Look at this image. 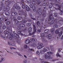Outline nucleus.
Returning <instances> with one entry per match:
<instances>
[{
	"instance_id": "f257e3e1",
	"label": "nucleus",
	"mask_w": 63,
	"mask_h": 63,
	"mask_svg": "<svg viewBox=\"0 0 63 63\" xmlns=\"http://www.w3.org/2000/svg\"><path fill=\"white\" fill-rule=\"evenodd\" d=\"M14 34L15 36L14 35L11 34L12 37L14 38L15 39H16V38H17L16 39V42L18 44H19V43H20V40L19 39V38H19V35L15 33H14Z\"/></svg>"
},
{
	"instance_id": "f03ea898",
	"label": "nucleus",
	"mask_w": 63,
	"mask_h": 63,
	"mask_svg": "<svg viewBox=\"0 0 63 63\" xmlns=\"http://www.w3.org/2000/svg\"><path fill=\"white\" fill-rule=\"evenodd\" d=\"M10 10V8L9 6L8 7H5L4 6L3 8V10L4 12H6L5 14L7 16H9V13L8 12H7V11H9Z\"/></svg>"
},
{
	"instance_id": "7ed1b4c3",
	"label": "nucleus",
	"mask_w": 63,
	"mask_h": 63,
	"mask_svg": "<svg viewBox=\"0 0 63 63\" xmlns=\"http://www.w3.org/2000/svg\"><path fill=\"white\" fill-rule=\"evenodd\" d=\"M45 22L46 23L47 22H48V25H52V24H56L54 22V21H52L51 22H50V21L47 18L45 20Z\"/></svg>"
},
{
	"instance_id": "20e7f679",
	"label": "nucleus",
	"mask_w": 63,
	"mask_h": 63,
	"mask_svg": "<svg viewBox=\"0 0 63 63\" xmlns=\"http://www.w3.org/2000/svg\"><path fill=\"white\" fill-rule=\"evenodd\" d=\"M33 29L34 32L32 34L31 33H30V35H33L34 34H35V32H36L37 29H36V26L34 25H33Z\"/></svg>"
},
{
	"instance_id": "39448f33",
	"label": "nucleus",
	"mask_w": 63,
	"mask_h": 63,
	"mask_svg": "<svg viewBox=\"0 0 63 63\" xmlns=\"http://www.w3.org/2000/svg\"><path fill=\"white\" fill-rule=\"evenodd\" d=\"M4 33L5 34V37H5V39H6V38H8V36H9V33H8V31H5L4 32Z\"/></svg>"
},
{
	"instance_id": "423d86ee",
	"label": "nucleus",
	"mask_w": 63,
	"mask_h": 63,
	"mask_svg": "<svg viewBox=\"0 0 63 63\" xmlns=\"http://www.w3.org/2000/svg\"><path fill=\"white\" fill-rule=\"evenodd\" d=\"M29 6L31 8H32L33 12H35L36 11V7L35 6H32V5L31 4L29 5Z\"/></svg>"
},
{
	"instance_id": "0eeeda50",
	"label": "nucleus",
	"mask_w": 63,
	"mask_h": 63,
	"mask_svg": "<svg viewBox=\"0 0 63 63\" xmlns=\"http://www.w3.org/2000/svg\"><path fill=\"white\" fill-rule=\"evenodd\" d=\"M49 19L50 20H52L54 19V18L53 17V16L52 14L49 15Z\"/></svg>"
},
{
	"instance_id": "6e6552de",
	"label": "nucleus",
	"mask_w": 63,
	"mask_h": 63,
	"mask_svg": "<svg viewBox=\"0 0 63 63\" xmlns=\"http://www.w3.org/2000/svg\"><path fill=\"white\" fill-rule=\"evenodd\" d=\"M63 8V3H62L61 4V7H59V8H55V9H56V10H60V9H61V8Z\"/></svg>"
},
{
	"instance_id": "1a4fd4ad",
	"label": "nucleus",
	"mask_w": 63,
	"mask_h": 63,
	"mask_svg": "<svg viewBox=\"0 0 63 63\" xmlns=\"http://www.w3.org/2000/svg\"><path fill=\"white\" fill-rule=\"evenodd\" d=\"M25 42L26 44H28L30 43V41L29 39H27L25 41Z\"/></svg>"
},
{
	"instance_id": "9d476101",
	"label": "nucleus",
	"mask_w": 63,
	"mask_h": 63,
	"mask_svg": "<svg viewBox=\"0 0 63 63\" xmlns=\"http://www.w3.org/2000/svg\"><path fill=\"white\" fill-rule=\"evenodd\" d=\"M47 51V49L46 48H44L43 49V50L42 51H40V53H42V52L43 51V52H46V51Z\"/></svg>"
},
{
	"instance_id": "9b49d317",
	"label": "nucleus",
	"mask_w": 63,
	"mask_h": 63,
	"mask_svg": "<svg viewBox=\"0 0 63 63\" xmlns=\"http://www.w3.org/2000/svg\"><path fill=\"white\" fill-rule=\"evenodd\" d=\"M62 33H63V32L62 31H61L59 33V37H61L62 35Z\"/></svg>"
},
{
	"instance_id": "f8f14e48",
	"label": "nucleus",
	"mask_w": 63,
	"mask_h": 63,
	"mask_svg": "<svg viewBox=\"0 0 63 63\" xmlns=\"http://www.w3.org/2000/svg\"><path fill=\"white\" fill-rule=\"evenodd\" d=\"M32 3L33 5H36V2L35 1H32Z\"/></svg>"
},
{
	"instance_id": "ddd939ff",
	"label": "nucleus",
	"mask_w": 63,
	"mask_h": 63,
	"mask_svg": "<svg viewBox=\"0 0 63 63\" xmlns=\"http://www.w3.org/2000/svg\"><path fill=\"white\" fill-rule=\"evenodd\" d=\"M17 14V13L16 12H14L12 13L11 15H12V16H16V14Z\"/></svg>"
},
{
	"instance_id": "4468645a",
	"label": "nucleus",
	"mask_w": 63,
	"mask_h": 63,
	"mask_svg": "<svg viewBox=\"0 0 63 63\" xmlns=\"http://www.w3.org/2000/svg\"><path fill=\"white\" fill-rule=\"evenodd\" d=\"M22 17L20 16H19L17 17V19L19 20H20L22 19Z\"/></svg>"
},
{
	"instance_id": "2eb2a0df",
	"label": "nucleus",
	"mask_w": 63,
	"mask_h": 63,
	"mask_svg": "<svg viewBox=\"0 0 63 63\" xmlns=\"http://www.w3.org/2000/svg\"><path fill=\"white\" fill-rule=\"evenodd\" d=\"M19 25L21 27H24L25 26V25L23 24H20Z\"/></svg>"
},
{
	"instance_id": "dca6fc26",
	"label": "nucleus",
	"mask_w": 63,
	"mask_h": 63,
	"mask_svg": "<svg viewBox=\"0 0 63 63\" xmlns=\"http://www.w3.org/2000/svg\"><path fill=\"white\" fill-rule=\"evenodd\" d=\"M18 34H20V35H21V36H23V34L21 32V31H18Z\"/></svg>"
},
{
	"instance_id": "f3484780",
	"label": "nucleus",
	"mask_w": 63,
	"mask_h": 63,
	"mask_svg": "<svg viewBox=\"0 0 63 63\" xmlns=\"http://www.w3.org/2000/svg\"><path fill=\"white\" fill-rule=\"evenodd\" d=\"M26 9L27 11H29V7L28 6H26Z\"/></svg>"
},
{
	"instance_id": "a211bd4d",
	"label": "nucleus",
	"mask_w": 63,
	"mask_h": 63,
	"mask_svg": "<svg viewBox=\"0 0 63 63\" xmlns=\"http://www.w3.org/2000/svg\"><path fill=\"white\" fill-rule=\"evenodd\" d=\"M21 23H23V24H24L26 22V20H23L22 21H20Z\"/></svg>"
},
{
	"instance_id": "6ab92c4d",
	"label": "nucleus",
	"mask_w": 63,
	"mask_h": 63,
	"mask_svg": "<svg viewBox=\"0 0 63 63\" xmlns=\"http://www.w3.org/2000/svg\"><path fill=\"white\" fill-rule=\"evenodd\" d=\"M48 56V55H47V54H45L44 55V57L46 59H47V56Z\"/></svg>"
},
{
	"instance_id": "aec40b11",
	"label": "nucleus",
	"mask_w": 63,
	"mask_h": 63,
	"mask_svg": "<svg viewBox=\"0 0 63 63\" xmlns=\"http://www.w3.org/2000/svg\"><path fill=\"white\" fill-rule=\"evenodd\" d=\"M32 28L30 27V28L28 29L29 32H31V31H32Z\"/></svg>"
},
{
	"instance_id": "412c9836",
	"label": "nucleus",
	"mask_w": 63,
	"mask_h": 63,
	"mask_svg": "<svg viewBox=\"0 0 63 63\" xmlns=\"http://www.w3.org/2000/svg\"><path fill=\"white\" fill-rule=\"evenodd\" d=\"M50 47L52 51H53V50H54V48H53V47H52V46H50Z\"/></svg>"
},
{
	"instance_id": "4be33fe9",
	"label": "nucleus",
	"mask_w": 63,
	"mask_h": 63,
	"mask_svg": "<svg viewBox=\"0 0 63 63\" xmlns=\"http://www.w3.org/2000/svg\"><path fill=\"white\" fill-rule=\"evenodd\" d=\"M54 16L56 17H58V15L56 13H55L54 14Z\"/></svg>"
},
{
	"instance_id": "5701e85b",
	"label": "nucleus",
	"mask_w": 63,
	"mask_h": 63,
	"mask_svg": "<svg viewBox=\"0 0 63 63\" xmlns=\"http://www.w3.org/2000/svg\"><path fill=\"white\" fill-rule=\"evenodd\" d=\"M58 27V25H55L53 26L54 28H57Z\"/></svg>"
},
{
	"instance_id": "b1692460",
	"label": "nucleus",
	"mask_w": 63,
	"mask_h": 63,
	"mask_svg": "<svg viewBox=\"0 0 63 63\" xmlns=\"http://www.w3.org/2000/svg\"><path fill=\"white\" fill-rule=\"evenodd\" d=\"M59 31V30H57L56 31H55V33L56 34H58Z\"/></svg>"
},
{
	"instance_id": "393cba45",
	"label": "nucleus",
	"mask_w": 63,
	"mask_h": 63,
	"mask_svg": "<svg viewBox=\"0 0 63 63\" xmlns=\"http://www.w3.org/2000/svg\"><path fill=\"white\" fill-rule=\"evenodd\" d=\"M21 6H22V8L23 9H25V6H24V5L23 4H21Z\"/></svg>"
},
{
	"instance_id": "a878e982",
	"label": "nucleus",
	"mask_w": 63,
	"mask_h": 63,
	"mask_svg": "<svg viewBox=\"0 0 63 63\" xmlns=\"http://www.w3.org/2000/svg\"><path fill=\"white\" fill-rule=\"evenodd\" d=\"M48 32V29H46L44 31V32H45V33H47V34H48V33H47Z\"/></svg>"
},
{
	"instance_id": "bb28decb",
	"label": "nucleus",
	"mask_w": 63,
	"mask_h": 63,
	"mask_svg": "<svg viewBox=\"0 0 63 63\" xmlns=\"http://www.w3.org/2000/svg\"><path fill=\"white\" fill-rule=\"evenodd\" d=\"M15 8L17 10H19L20 9V7L19 6H16L15 7Z\"/></svg>"
},
{
	"instance_id": "cd10ccee",
	"label": "nucleus",
	"mask_w": 63,
	"mask_h": 63,
	"mask_svg": "<svg viewBox=\"0 0 63 63\" xmlns=\"http://www.w3.org/2000/svg\"><path fill=\"white\" fill-rule=\"evenodd\" d=\"M8 31H7L8 32V33H9V34H10L12 32V30H9Z\"/></svg>"
},
{
	"instance_id": "c85d7f7f",
	"label": "nucleus",
	"mask_w": 63,
	"mask_h": 63,
	"mask_svg": "<svg viewBox=\"0 0 63 63\" xmlns=\"http://www.w3.org/2000/svg\"><path fill=\"white\" fill-rule=\"evenodd\" d=\"M47 53L49 55H49H50V54H53V53L51 52H47Z\"/></svg>"
},
{
	"instance_id": "c756f323",
	"label": "nucleus",
	"mask_w": 63,
	"mask_h": 63,
	"mask_svg": "<svg viewBox=\"0 0 63 63\" xmlns=\"http://www.w3.org/2000/svg\"><path fill=\"white\" fill-rule=\"evenodd\" d=\"M48 40H49V39H51L52 38V36H48Z\"/></svg>"
},
{
	"instance_id": "7c9ffc66",
	"label": "nucleus",
	"mask_w": 63,
	"mask_h": 63,
	"mask_svg": "<svg viewBox=\"0 0 63 63\" xmlns=\"http://www.w3.org/2000/svg\"><path fill=\"white\" fill-rule=\"evenodd\" d=\"M30 40H31L32 41V42H34V41H35V39L34 38H31L30 39Z\"/></svg>"
},
{
	"instance_id": "2f4dec72",
	"label": "nucleus",
	"mask_w": 63,
	"mask_h": 63,
	"mask_svg": "<svg viewBox=\"0 0 63 63\" xmlns=\"http://www.w3.org/2000/svg\"><path fill=\"white\" fill-rule=\"evenodd\" d=\"M41 36L42 37H45V34L43 33H42L41 34Z\"/></svg>"
},
{
	"instance_id": "473e14b6",
	"label": "nucleus",
	"mask_w": 63,
	"mask_h": 63,
	"mask_svg": "<svg viewBox=\"0 0 63 63\" xmlns=\"http://www.w3.org/2000/svg\"><path fill=\"white\" fill-rule=\"evenodd\" d=\"M57 19H55L54 20V23H55L56 24L57 23Z\"/></svg>"
},
{
	"instance_id": "72a5a7b5",
	"label": "nucleus",
	"mask_w": 63,
	"mask_h": 63,
	"mask_svg": "<svg viewBox=\"0 0 63 63\" xmlns=\"http://www.w3.org/2000/svg\"><path fill=\"white\" fill-rule=\"evenodd\" d=\"M42 47H43L42 46H39L37 47V48L38 49H40V48H41Z\"/></svg>"
},
{
	"instance_id": "f704fd0d",
	"label": "nucleus",
	"mask_w": 63,
	"mask_h": 63,
	"mask_svg": "<svg viewBox=\"0 0 63 63\" xmlns=\"http://www.w3.org/2000/svg\"><path fill=\"white\" fill-rule=\"evenodd\" d=\"M27 26L28 27H29V26H30V25H31V24L29 23H27Z\"/></svg>"
},
{
	"instance_id": "c9c22d12",
	"label": "nucleus",
	"mask_w": 63,
	"mask_h": 63,
	"mask_svg": "<svg viewBox=\"0 0 63 63\" xmlns=\"http://www.w3.org/2000/svg\"><path fill=\"white\" fill-rule=\"evenodd\" d=\"M41 2V1L39 0L37 1V4H38V5H39L40 4Z\"/></svg>"
},
{
	"instance_id": "e433bc0d",
	"label": "nucleus",
	"mask_w": 63,
	"mask_h": 63,
	"mask_svg": "<svg viewBox=\"0 0 63 63\" xmlns=\"http://www.w3.org/2000/svg\"><path fill=\"white\" fill-rule=\"evenodd\" d=\"M28 3H29V4H31V2L30 0H27Z\"/></svg>"
},
{
	"instance_id": "4c0bfd02",
	"label": "nucleus",
	"mask_w": 63,
	"mask_h": 63,
	"mask_svg": "<svg viewBox=\"0 0 63 63\" xmlns=\"http://www.w3.org/2000/svg\"><path fill=\"white\" fill-rule=\"evenodd\" d=\"M51 58V57H50V55H48V56L47 57V58L48 59H50Z\"/></svg>"
},
{
	"instance_id": "58836bf2",
	"label": "nucleus",
	"mask_w": 63,
	"mask_h": 63,
	"mask_svg": "<svg viewBox=\"0 0 63 63\" xmlns=\"http://www.w3.org/2000/svg\"><path fill=\"white\" fill-rule=\"evenodd\" d=\"M38 45L39 46H42L43 44L41 43H38Z\"/></svg>"
},
{
	"instance_id": "ea45409f",
	"label": "nucleus",
	"mask_w": 63,
	"mask_h": 63,
	"mask_svg": "<svg viewBox=\"0 0 63 63\" xmlns=\"http://www.w3.org/2000/svg\"><path fill=\"white\" fill-rule=\"evenodd\" d=\"M10 23H11V22L10 21H7L6 22V24L7 25H9V24H10Z\"/></svg>"
},
{
	"instance_id": "a19ab883",
	"label": "nucleus",
	"mask_w": 63,
	"mask_h": 63,
	"mask_svg": "<svg viewBox=\"0 0 63 63\" xmlns=\"http://www.w3.org/2000/svg\"><path fill=\"white\" fill-rule=\"evenodd\" d=\"M6 27V25H4L2 27L3 29H5Z\"/></svg>"
},
{
	"instance_id": "79ce46f5",
	"label": "nucleus",
	"mask_w": 63,
	"mask_h": 63,
	"mask_svg": "<svg viewBox=\"0 0 63 63\" xmlns=\"http://www.w3.org/2000/svg\"><path fill=\"white\" fill-rule=\"evenodd\" d=\"M37 24L39 26L40 25V22H39V21H37Z\"/></svg>"
},
{
	"instance_id": "37998d69",
	"label": "nucleus",
	"mask_w": 63,
	"mask_h": 63,
	"mask_svg": "<svg viewBox=\"0 0 63 63\" xmlns=\"http://www.w3.org/2000/svg\"><path fill=\"white\" fill-rule=\"evenodd\" d=\"M55 29L54 28H52L51 29V32H53L54 31Z\"/></svg>"
},
{
	"instance_id": "c03bdc74",
	"label": "nucleus",
	"mask_w": 63,
	"mask_h": 63,
	"mask_svg": "<svg viewBox=\"0 0 63 63\" xmlns=\"http://www.w3.org/2000/svg\"><path fill=\"white\" fill-rule=\"evenodd\" d=\"M16 53L19 56H22V55L21 54H20L18 52H16Z\"/></svg>"
},
{
	"instance_id": "a18cd8bd",
	"label": "nucleus",
	"mask_w": 63,
	"mask_h": 63,
	"mask_svg": "<svg viewBox=\"0 0 63 63\" xmlns=\"http://www.w3.org/2000/svg\"><path fill=\"white\" fill-rule=\"evenodd\" d=\"M37 13L39 15H40V16L41 15H42V12H37Z\"/></svg>"
},
{
	"instance_id": "49530a36",
	"label": "nucleus",
	"mask_w": 63,
	"mask_h": 63,
	"mask_svg": "<svg viewBox=\"0 0 63 63\" xmlns=\"http://www.w3.org/2000/svg\"><path fill=\"white\" fill-rule=\"evenodd\" d=\"M15 21L16 23H17L18 22V21L17 20H15Z\"/></svg>"
},
{
	"instance_id": "de8ad7c7",
	"label": "nucleus",
	"mask_w": 63,
	"mask_h": 63,
	"mask_svg": "<svg viewBox=\"0 0 63 63\" xmlns=\"http://www.w3.org/2000/svg\"><path fill=\"white\" fill-rule=\"evenodd\" d=\"M21 4H23V3H24V1L23 0H21Z\"/></svg>"
},
{
	"instance_id": "09e8293b",
	"label": "nucleus",
	"mask_w": 63,
	"mask_h": 63,
	"mask_svg": "<svg viewBox=\"0 0 63 63\" xmlns=\"http://www.w3.org/2000/svg\"><path fill=\"white\" fill-rule=\"evenodd\" d=\"M0 36L1 37V38H4L5 39V37L4 36H3L2 34H0Z\"/></svg>"
},
{
	"instance_id": "8fccbe9b",
	"label": "nucleus",
	"mask_w": 63,
	"mask_h": 63,
	"mask_svg": "<svg viewBox=\"0 0 63 63\" xmlns=\"http://www.w3.org/2000/svg\"><path fill=\"white\" fill-rule=\"evenodd\" d=\"M8 44L9 45H10V46H11L12 44H11V42H9L8 43Z\"/></svg>"
},
{
	"instance_id": "3c124183",
	"label": "nucleus",
	"mask_w": 63,
	"mask_h": 63,
	"mask_svg": "<svg viewBox=\"0 0 63 63\" xmlns=\"http://www.w3.org/2000/svg\"><path fill=\"white\" fill-rule=\"evenodd\" d=\"M54 5L56 6H59V5H58V4H57L56 3H54Z\"/></svg>"
},
{
	"instance_id": "603ef678",
	"label": "nucleus",
	"mask_w": 63,
	"mask_h": 63,
	"mask_svg": "<svg viewBox=\"0 0 63 63\" xmlns=\"http://www.w3.org/2000/svg\"><path fill=\"white\" fill-rule=\"evenodd\" d=\"M57 56L60 57V55H59V54L58 53H57L56 55Z\"/></svg>"
},
{
	"instance_id": "864d4df0",
	"label": "nucleus",
	"mask_w": 63,
	"mask_h": 63,
	"mask_svg": "<svg viewBox=\"0 0 63 63\" xmlns=\"http://www.w3.org/2000/svg\"><path fill=\"white\" fill-rule=\"evenodd\" d=\"M46 16V14H43L42 15V16L43 17H45Z\"/></svg>"
},
{
	"instance_id": "5fc2aeb1",
	"label": "nucleus",
	"mask_w": 63,
	"mask_h": 63,
	"mask_svg": "<svg viewBox=\"0 0 63 63\" xmlns=\"http://www.w3.org/2000/svg\"><path fill=\"white\" fill-rule=\"evenodd\" d=\"M55 2H57V3H59L60 2V0H55Z\"/></svg>"
},
{
	"instance_id": "6e6d98bb",
	"label": "nucleus",
	"mask_w": 63,
	"mask_h": 63,
	"mask_svg": "<svg viewBox=\"0 0 63 63\" xmlns=\"http://www.w3.org/2000/svg\"><path fill=\"white\" fill-rule=\"evenodd\" d=\"M23 63H27V60H25L24 61Z\"/></svg>"
},
{
	"instance_id": "4d7b16f0",
	"label": "nucleus",
	"mask_w": 63,
	"mask_h": 63,
	"mask_svg": "<svg viewBox=\"0 0 63 63\" xmlns=\"http://www.w3.org/2000/svg\"><path fill=\"white\" fill-rule=\"evenodd\" d=\"M27 47H28V46H27V45H25L24 47L25 48H27Z\"/></svg>"
},
{
	"instance_id": "13d9d810",
	"label": "nucleus",
	"mask_w": 63,
	"mask_h": 63,
	"mask_svg": "<svg viewBox=\"0 0 63 63\" xmlns=\"http://www.w3.org/2000/svg\"><path fill=\"white\" fill-rule=\"evenodd\" d=\"M3 9V7H0V11H1Z\"/></svg>"
},
{
	"instance_id": "bf43d9fd",
	"label": "nucleus",
	"mask_w": 63,
	"mask_h": 63,
	"mask_svg": "<svg viewBox=\"0 0 63 63\" xmlns=\"http://www.w3.org/2000/svg\"><path fill=\"white\" fill-rule=\"evenodd\" d=\"M46 3H44L43 4V6H46Z\"/></svg>"
},
{
	"instance_id": "052dcab7",
	"label": "nucleus",
	"mask_w": 63,
	"mask_h": 63,
	"mask_svg": "<svg viewBox=\"0 0 63 63\" xmlns=\"http://www.w3.org/2000/svg\"><path fill=\"white\" fill-rule=\"evenodd\" d=\"M41 32V30H37V32Z\"/></svg>"
},
{
	"instance_id": "680f3d73",
	"label": "nucleus",
	"mask_w": 63,
	"mask_h": 63,
	"mask_svg": "<svg viewBox=\"0 0 63 63\" xmlns=\"http://www.w3.org/2000/svg\"><path fill=\"white\" fill-rule=\"evenodd\" d=\"M15 45L16 44L14 43H13V44H11V46H15Z\"/></svg>"
},
{
	"instance_id": "e2e57ef3",
	"label": "nucleus",
	"mask_w": 63,
	"mask_h": 63,
	"mask_svg": "<svg viewBox=\"0 0 63 63\" xmlns=\"http://www.w3.org/2000/svg\"><path fill=\"white\" fill-rule=\"evenodd\" d=\"M1 60L2 61H4V59L3 58H1Z\"/></svg>"
},
{
	"instance_id": "0e129e2a",
	"label": "nucleus",
	"mask_w": 63,
	"mask_h": 63,
	"mask_svg": "<svg viewBox=\"0 0 63 63\" xmlns=\"http://www.w3.org/2000/svg\"><path fill=\"white\" fill-rule=\"evenodd\" d=\"M37 55H39V54H40V53H39V52L38 51L37 52Z\"/></svg>"
},
{
	"instance_id": "69168bd1",
	"label": "nucleus",
	"mask_w": 63,
	"mask_h": 63,
	"mask_svg": "<svg viewBox=\"0 0 63 63\" xmlns=\"http://www.w3.org/2000/svg\"><path fill=\"white\" fill-rule=\"evenodd\" d=\"M4 19L3 18H0V20H3Z\"/></svg>"
},
{
	"instance_id": "338daca9",
	"label": "nucleus",
	"mask_w": 63,
	"mask_h": 63,
	"mask_svg": "<svg viewBox=\"0 0 63 63\" xmlns=\"http://www.w3.org/2000/svg\"><path fill=\"white\" fill-rule=\"evenodd\" d=\"M28 21H29V22H30L31 21V20L29 18L28 19Z\"/></svg>"
},
{
	"instance_id": "774afa93",
	"label": "nucleus",
	"mask_w": 63,
	"mask_h": 63,
	"mask_svg": "<svg viewBox=\"0 0 63 63\" xmlns=\"http://www.w3.org/2000/svg\"><path fill=\"white\" fill-rule=\"evenodd\" d=\"M7 30L8 31L9 30H10V28H9V27H7Z\"/></svg>"
}]
</instances>
